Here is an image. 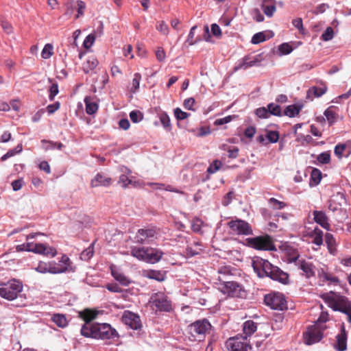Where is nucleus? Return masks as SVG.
<instances>
[{
    "label": "nucleus",
    "mask_w": 351,
    "mask_h": 351,
    "mask_svg": "<svg viewBox=\"0 0 351 351\" xmlns=\"http://www.w3.org/2000/svg\"><path fill=\"white\" fill-rule=\"evenodd\" d=\"M97 313L90 310L81 313V316L85 321L80 332L85 337L97 339H110L118 337V332L109 324L91 322L97 317Z\"/></svg>",
    "instance_id": "obj_1"
},
{
    "label": "nucleus",
    "mask_w": 351,
    "mask_h": 351,
    "mask_svg": "<svg viewBox=\"0 0 351 351\" xmlns=\"http://www.w3.org/2000/svg\"><path fill=\"white\" fill-rule=\"evenodd\" d=\"M252 265L259 278L268 277L283 285H287L289 282V274L267 260L256 256L252 259Z\"/></svg>",
    "instance_id": "obj_2"
},
{
    "label": "nucleus",
    "mask_w": 351,
    "mask_h": 351,
    "mask_svg": "<svg viewBox=\"0 0 351 351\" xmlns=\"http://www.w3.org/2000/svg\"><path fill=\"white\" fill-rule=\"evenodd\" d=\"M326 301L333 311L345 314L347 321L351 323V302L346 296L332 292L326 297Z\"/></svg>",
    "instance_id": "obj_3"
},
{
    "label": "nucleus",
    "mask_w": 351,
    "mask_h": 351,
    "mask_svg": "<svg viewBox=\"0 0 351 351\" xmlns=\"http://www.w3.org/2000/svg\"><path fill=\"white\" fill-rule=\"evenodd\" d=\"M212 326L206 319H198L187 326V332L193 341L203 340L210 332Z\"/></svg>",
    "instance_id": "obj_4"
},
{
    "label": "nucleus",
    "mask_w": 351,
    "mask_h": 351,
    "mask_svg": "<svg viewBox=\"0 0 351 351\" xmlns=\"http://www.w3.org/2000/svg\"><path fill=\"white\" fill-rule=\"evenodd\" d=\"M220 291L228 295L229 297L244 298L246 297L247 293L243 287L235 282L230 280H225L219 277Z\"/></svg>",
    "instance_id": "obj_5"
},
{
    "label": "nucleus",
    "mask_w": 351,
    "mask_h": 351,
    "mask_svg": "<svg viewBox=\"0 0 351 351\" xmlns=\"http://www.w3.org/2000/svg\"><path fill=\"white\" fill-rule=\"evenodd\" d=\"M22 290L23 285L19 281L11 280L0 287V296L8 300H13Z\"/></svg>",
    "instance_id": "obj_6"
},
{
    "label": "nucleus",
    "mask_w": 351,
    "mask_h": 351,
    "mask_svg": "<svg viewBox=\"0 0 351 351\" xmlns=\"http://www.w3.org/2000/svg\"><path fill=\"white\" fill-rule=\"evenodd\" d=\"M158 230L156 227L147 226L138 230L134 237V243L149 244L157 239Z\"/></svg>",
    "instance_id": "obj_7"
},
{
    "label": "nucleus",
    "mask_w": 351,
    "mask_h": 351,
    "mask_svg": "<svg viewBox=\"0 0 351 351\" xmlns=\"http://www.w3.org/2000/svg\"><path fill=\"white\" fill-rule=\"evenodd\" d=\"M246 241L250 247L258 250H276V247L268 235L247 238Z\"/></svg>",
    "instance_id": "obj_8"
},
{
    "label": "nucleus",
    "mask_w": 351,
    "mask_h": 351,
    "mask_svg": "<svg viewBox=\"0 0 351 351\" xmlns=\"http://www.w3.org/2000/svg\"><path fill=\"white\" fill-rule=\"evenodd\" d=\"M325 328V326H321L318 323H315V324L308 326L307 330L303 335L305 343L312 345L321 341Z\"/></svg>",
    "instance_id": "obj_9"
},
{
    "label": "nucleus",
    "mask_w": 351,
    "mask_h": 351,
    "mask_svg": "<svg viewBox=\"0 0 351 351\" xmlns=\"http://www.w3.org/2000/svg\"><path fill=\"white\" fill-rule=\"evenodd\" d=\"M226 347L228 351H249L252 348L246 337L243 335L230 337L226 341Z\"/></svg>",
    "instance_id": "obj_10"
},
{
    "label": "nucleus",
    "mask_w": 351,
    "mask_h": 351,
    "mask_svg": "<svg viewBox=\"0 0 351 351\" xmlns=\"http://www.w3.org/2000/svg\"><path fill=\"white\" fill-rule=\"evenodd\" d=\"M264 302L271 309L283 311L287 308V302L285 296L280 293H271L264 298Z\"/></svg>",
    "instance_id": "obj_11"
},
{
    "label": "nucleus",
    "mask_w": 351,
    "mask_h": 351,
    "mask_svg": "<svg viewBox=\"0 0 351 351\" xmlns=\"http://www.w3.org/2000/svg\"><path fill=\"white\" fill-rule=\"evenodd\" d=\"M151 302L157 311L170 312L172 310L171 300L162 292L154 293L151 298Z\"/></svg>",
    "instance_id": "obj_12"
},
{
    "label": "nucleus",
    "mask_w": 351,
    "mask_h": 351,
    "mask_svg": "<svg viewBox=\"0 0 351 351\" xmlns=\"http://www.w3.org/2000/svg\"><path fill=\"white\" fill-rule=\"evenodd\" d=\"M231 232L238 235H250L253 234L251 226L241 219L232 220L228 222Z\"/></svg>",
    "instance_id": "obj_13"
},
{
    "label": "nucleus",
    "mask_w": 351,
    "mask_h": 351,
    "mask_svg": "<svg viewBox=\"0 0 351 351\" xmlns=\"http://www.w3.org/2000/svg\"><path fill=\"white\" fill-rule=\"evenodd\" d=\"M122 320L125 324L128 325L133 330H138L141 327L139 316L131 311H125L122 317Z\"/></svg>",
    "instance_id": "obj_14"
},
{
    "label": "nucleus",
    "mask_w": 351,
    "mask_h": 351,
    "mask_svg": "<svg viewBox=\"0 0 351 351\" xmlns=\"http://www.w3.org/2000/svg\"><path fill=\"white\" fill-rule=\"evenodd\" d=\"M261 56L257 55L254 58H251L250 56H245L242 58L239 62L234 66V70L235 71L240 69H247L250 67L258 65L261 62Z\"/></svg>",
    "instance_id": "obj_15"
},
{
    "label": "nucleus",
    "mask_w": 351,
    "mask_h": 351,
    "mask_svg": "<svg viewBox=\"0 0 351 351\" xmlns=\"http://www.w3.org/2000/svg\"><path fill=\"white\" fill-rule=\"evenodd\" d=\"M34 269L41 274L50 273L53 274H56L58 272L61 271V270L57 269L55 267V262L49 261V262H44L40 261L37 266L34 267Z\"/></svg>",
    "instance_id": "obj_16"
},
{
    "label": "nucleus",
    "mask_w": 351,
    "mask_h": 351,
    "mask_svg": "<svg viewBox=\"0 0 351 351\" xmlns=\"http://www.w3.org/2000/svg\"><path fill=\"white\" fill-rule=\"evenodd\" d=\"M335 348L338 351H345L347 349V332L343 324H341L340 332L336 336Z\"/></svg>",
    "instance_id": "obj_17"
},
{
    "label": "nucleus",
    "mask_w": 351,
    "mask_h": 351,
    "mask_svg": "<svg viewBox=\"0 0 351 351\" xmlns=\"http://www.w3.org/2000/svg\"><path fill=\"white\" fill-rule=\"evenodd\" d=\"M163 252L153 247H147L145 263L154 264L158 263L162 258Z\"/></svg>",
    "instance_id": "obj_18"
},
{
    "label": "nucleus",
    "mask_w": 351,
    "mask_h": 351,
    "mask_svg": "<svg viewBox=\"0 0 351 351\" xmlns=\"http://www.w3.org/2000/svg\"><path fill=\"white\" fill-rule=\"evenodd\" d=\"M297 265L306 278H309L315 275V267L311 263L302 259L298 261Z\"/></svg>",
    "instance_id": "obj_19"
},
{
    "label": "nucleus",
    "mask_w": 351,
    "mask_h": 351,
    "mask_svg": "<svg viewBox=\"0 0 351 351\" xmlns=\"http://www.w3.org/2000/svg\"><path fill=\"white\" fill-rule=\"evenodd\" d=\"M111 274L113 278L123 286H128L131 280L116 266L110 267Z\"/></svg>",
    "instance_id": "obj_20"
},
{
    "label": "nucleus",
    "mask_w": 351,
    "mask_h": 351,
    "mask_svg": "<svg viewBox=\"0 0 351 351\" xmlns=\"http://www.w3.org/2000/svg\"><path fill=\"white\" fill-rule=\"evenodd\" d=\"M120 171L122 172V174L120 176L118 182L122 187L126 188L130 184L135 185V182H133L128 176V175L131 174L132 171L127 167H121Z\"/></svg>",
    "instance_id": "obj_21"
},
{
    "label": "nucleus",
    "mask_w": 351,
    "mask_h": 351,
    "mask_svg": "<svg viewBox=\"0 0 351 351\" xmlns=\"http://www.w3.org/2000/svg\"><path fill=\"white\" fill-rule=\"evenodd\" d=\"M314 221L319 224L323 228L328 230L330 229V224L328 219L326 213L320 210H314L313 212Z\"/></svg>",
    "instance_id": "obj_22"
},
{
    "label": "nucleus",
    "mask_w": 351,
    "mask_h": 351,
    "mask_svg": "<svg viewBox=\"0 0 351 351\" xmlns=\"http://www.w3.org/2000/svg\"><path fill=\"white\" fill-rule=\"evenodd\" d=\"M261 1V8L264 14L268 16L271 17L276 10V0H260Z\"/></svg>",
    "instance_id": "obj_23"
},
{
    "label": "nucleus",
    "mask_w": 351,
    "mask_h": 351,
    "mask_svg": "<svg viewBox=\"0 0 351 351\" xmlns=\"http://www.w3.org/2000/svg\"><path fill=\"white\" fill-rule=\"evenodd\" d=\"M33 252L52 257L57 254V251L54 247L47 246L44 243H36Z\"/></svg>",
    "instance_id": "obj_24"
},
{
    "label": "nucleus",
    "mask_w": 351,
    "mask_h": 351,
    "mask_svg": "<svg viewBox=\"0 0 351 351\" xmlns=\"http://www.w3.org/2000/svg\"><path fill=\"white\" fill-rule=\"evenodd\" d=\"M308 237L311 239V242L320 246L323 244V231L318 227H315L313 230H309L307 233Z\"/></svg>",
    "instance_id": "obj_25"
},
{
    "label": "nucleus",
    "mask_w": 351,
    "mask_h": 351,
    "mask_svg": "<svg viewBox=\"0 0 351 351\" xmlns=\"http://www.w3.org/2000/svg\"><path fill=\"white\" fill-rule=\"evenodd\" d=\"M71 262L66 255H62L58 263L55 262V267L57 269L61 270L58 274L64 273L68 271H71Z\"/></svg>",
    "instance_id": "obj_26"
},
{
    "label": "nucleus",
    "mask_w": 351,
    "mask_h": 351,
    "mask_svg": "<svg viewBox=\"0 0 351 351\" xmlns=\"http://www.w3.org/2000/svg\"><path fill=\"white\" fill-rule=\"evenodd\" d=\"M111 184V178L105 176L101 173H97L91 181L92 187H97L100 186H107Z\"/></svg>",
    "instance_id": "obj_27"
},
{
    "label": "nucleus",
    "mask_w": 351,
    "mask_h": 351,
    "mask_svg": "<svg viewBox=\"0 0 351 351\" xmlns=\"http://www.w3.org/2000/svg\"><path fill=\"white\" fill-rule=\"evenodd\" d=\"M84 103L86 105V112L88 114H93L97 111L99 107L98 104L91 97L86 96L84 98Z\"/></svg>",
    "instance_id": "obj_28"
},
{
    "label": "nucleus",
    "mask_w": 351,
    "mask_h": 351,
    "mask_svg": "<svg viewBox=\"0 0 351 351\" xmlns=\"http://www.w3.org/2000/svg\"><path fill=\"white\" fill-rule=\"evenodd\" d=\"M147 247H132L131 255L138 261L145 262Z\"/></svg>",
    "instance_id": "obj_29"
},
{
    "label": "nucleus",
    "mask_w": 351,
    "mask_h": 351,
    "mask_svg": "<svg viewBox=\"0 0 351 351\" xmlns=\"http://www.w3.org/2000/svg\"><path fill=\"white\" fill-rule=\"evenodd\" d=\"M257 330V324L252 320H247L243 323V331L247 339L248 337L252 335L254 332Z\"/></svg>",
    "instance_id": "obj_30"
},
{
    "label": "nucleus",
    "mask_w": 351,
    "mask_h": 351,
    "mask_svg": "<svg viewBox=\"0 0 351 351\" xmlns=\"http://www.w3.org/2000/svg\"><path fill=\"white\" fill-rule=\"evenodd\" d=\"M98 63L97 59L94 56H89L83 64L82 69L84 72L85 73H88L97 67Z\"/></svg>",
    "instance_id": "obj_31"
},
{
    "label": "nucleus",
    "mask_w": 351,
    "mask_h": 351,
    "mask_svg": "<svg viewBox=\"0 0 351 351\" xmlns=\"http://www.w3.org/2000/svg\"><path fill=\"white\" fill-rule=\"evenodd\" d=\"M302 108V105L292 104L286 107L284 114L289 117H294L297 116Z\"/></svg>",
    "instance_id": "obj_32"
},
{
    "label": "nucleus",
    "mask_w": 351,
    "mask_h": 351,
    "mask_svg": "<svg viewBox=\"0 0 351 351\" xmlns=\"http://www.w3.org/2000/svg\"><path fill=\"white\" fill-rule=\"evenodd\" d=\"M234 271H235V269L231 266L223 265L220 267L218 269V274H219L218 280H219V277H221L222 279L227 280L226 278L233 275Z\"/></svg>",
    "instance_id": "obj_33"
},
{
    "label": "nucleus",
    "mask_w": 351,
    "mask_h": 351,
    "mask_svg": "<svg viewBox=\"0 0 351 351\" xmlns=\"http://www.w3.org/2000/svg\"><path fill=\"white\" fill-rule=\"evenodd\" d=\"M325 241L327 245L329 252L332 254H335L337 250L336 241L333 235L330 233H326L325 235Z\"/></svg>",
    "instance_id": "obj_34"
},
{
    "label": "nucleus",
    "mask_w": 351,
    "mask_h": 351,
    "mask_svg": "<svg viewBox=\"0 0 351 351\" xmlns=\"http://www.w3.org/2000/svg\"><path fill=\"white\" fill-rule=\"evenodd\" d=\"M351 148V141H348L345 143H339L335 147V154L339 158H341L343 156V152L348 148Z\"/></svg>",
    "instance_id": "obj_35"
},
{
    "label": "nucleus",
    "mask_w": 351,
    "mask_h": 351,
    "mask_svg": "<svg viewBox=\"0 0 351 351\" xmlns=\"http://www.w3.org/2000/svg\"><path fill=\"white\" fill-rule=\"evenodd\" d=\"M51 320L60 328H64L68 325V322L66 317L62 314H54Z\"/></svg>",
    "instance_id": "obj_36"
},
{
    "label": "nucleus",
    "mask_w": 351,
    "mask_h": 351,
    "mask_svg": "<svg viewBox=\"0 0 351 351\" xmlns=\"http://www.w3.org/2000/svg\"><path fill=\"white\" fill-rule=\"evenodd\" d=\"M94 243L95 242H93L86 249L82 252L80 258L82 261H87L92 258L94 254Z\"/></svg>",
    "instance_id": "obj_37"
},
{
    "label": "nucleus",
    "mask_w": 351,
    "mask_h": 351,
    "mask_svg": "<svg viewBox=\"0 0 351 351\" xmlns=\"http://www.w3.org/2000/svg\"><path fill=\"white\" fill-rule=\"evenodd\" d=\"M269 116L274 115L281 117L283 114L281 108L278 104L271 103L267 105Z\"/></svg>",
    "instance_id": "obj_38"
},
{
    "label": "nucleus",
    "mask_w": 351,
    "mask_h": 351,
    "mask_svg": "<svg viewBox=\"0 0 351 351\" xmlns=\"http://www.w3.org/2000/svg\"><path fill=\"white\" fill-rule=\"evenodd\" d=\"M327 90V87L326 85H323L321 87L313 86L308 90L307 95L313 93L316 97H319L322 96Z\"/></svg>",
    "instance_id": "obj_39"
},
{
    "label": "nucleus",
    "mask_w": 351,
    "mask_h": 351,
    "mask_svg": "<svg viewBox=\"0 0 351 351\" xmlns=\"http://www.w3.org/2000/svg\"><path fill=\"white\" fill-rule=\"evenodd\" d=\"M159 118L163 128L167 130H170L171 125L169 115L166 112H162L160 114Z\"/></svg>",
    "instance_id": "obj_40"
},
{
    "label": "nucleus",
    "mask_w": 351,
    "mask_h": 351,
    "mask_svg": "<svg viewBox=\"0 0 351 351\" xmlns=\"http://www.w3.org/2000/svg\"><path fill=\"white\" fill-rule=\"evenodd\" d=\"M148 276L149 278L154 279L159 282H162L166 278L165 273L160 271H151Z\"/></svg>",
    "instance_id": "obj_41"
},
{
    "label": "nucleus",
    "mask_w": 351,
    "mask_h": 351,
    "mask_svg": "<svg viewBox=\"0 0 351 351\" xmlns=\"http://www.w3.org/2000/svg\"><path fill=\"white\" fill-rule=\"evenodd\" d=\"M53 47L51 44H46L41 51L42 58L44 59H48L51 58L53 53Z\"/></svg>",
    "instance_id": "obj_42"
},
{
    "label": "nucleus",
    "mask_w": 351,
    "mask_h": 351,
    "mask_svg": "<svg viewBox=\"0 0 351 351\" xmlns=\"http://www.w3.org/2000/svg\"><path fill=\"white\" fill-rule=\"evenodd\" d=\"M330 125H332L336 121V114L332 110V107L328 108L324 113Z\"/></svg>",
    "instance_id": "obj_43"
},
{
    "label": "nucleus",
    "mask_w": 351,
    "mask_h": 351,
    "mask_svg": "<svg viewBox=\"0 0 351 351\" xmlns=\"http://www.w3.org/2000/svg\"><path fill=\"white\" fill-rule=\"evenodd\" d=\"M269 204L270 206L275 210H280L286 206V204L283 202H280L274 197L269 199Z\"/></svg>",
    "instance_id": "obj_44"
},
{
    "label": "nucleus",
    "mask_w": 351,
    "mask_h": 351,
    "mask_svg": "<svg viewBox=\"0 0 351 351\" xmlns=\"http://www.w3.org/2000/svg\"><path fill=\"white\" fill-rule=\"evenodd\" d=\"M130 118L133 123H139L143 119V114L139 110H132L130 112Z\"/></svg>",
    "instance_id": "obj_45"
},
{
    "label": "nucleus",
    "mask_w": 351,
    "mask_h": 351,
    "mask_svg": "<svg viewBox=\"0 0 351 351\" xmlns=\"http://www.w3.org/2000/svg\"><path fill=\"white\" fill-rule=\"evenodd\" d=\"M141 80V74L138 73H136L134 75V78L132 80V83L131 91L132 93H134L138 90Z\"/></svg>",
    "instance_id": "obj_46"
},
{
    "label": "nucleus",
    "mask_w": 351,
    "mask_h": 351,
    "mask_svg": "<svg viewBox=\"0 0 351 351\" xmlns=\"http://www.w3.org/2000/svg\"><path fill=\"white\" fill-rule=\"evenodd\" d=\"M322 179V173L317 169H313L311 174V180L315 185L318 184Z\"/></svg>",
    "instance_id": "obj_47"
},
{
    "label": "nucleus",
    "mask_w": 351,
    "mask_h": 351,
    "mask_svg": "<svg viewBox=\"0 0 351 351\" xmlns=\"http://www.w3.org/2000/svg\"><path fill=\"white\" fill-rule=\"evenodd\" d=\"M267 38L264 32H258L255 34L251 40L252 44L257 45L266 40Z\"/></svg>",
    "instance_id": "obj_48"
},
{
    "label": "nucleus",
    "mask_w": 351,
    "mask_h": 351,
    "mask_svg": "<svg viewBox=\"0 0 351 351\" xmlns=\"http://www.w3.org/2000/svg\"><path fill=\"white\" fill-rule=\"evenodd\" d=\"M265 138L271 143H277L279 140V133L277 131H268Z\"/></svg>",
    "instance_id": "obj_49"
},
{
    "label": "nucleus",
    "mask_w": 351,
    "mask_h": 351,
    "mask_svg": "<svg viewBox=\"0 0 351 351\" xmlns=\"http://www.w3.org/2000/svg\"><path fill=\"white\" fill-rule=\"evenodd\" d=\"M174 116L177 120H184L187 119L190 114L182 111L180 108H176L173 110Z\"/></svg>",
    "instance_id": "obj_50"
},
{
    "label": "nucleus",
    "mask_w": 351,
    "mask_h": 351,
    "mask_svg": "<svg viewBox=\"0 0 351 351\" xmlns=\"http://www.w3.org/2000/svg\"><path fill=\"white\" fill-rule=\"evenodd\" d=\"M278 51L281 55H287L292 52V47L287 43L279 45Z\"/></svg>",
    "instance_id": "obj_51"
},
{
    "label": "nucleus",
    "mask_w": 351,
    "mask_h": 351,
    "mask_svg": "<svg viewBox=\"0 0 351 351\" xmlns=\"http://www.w3.org/2000/svg\"><path fill=\"white\" fill-rule=\"evenodd\" d=\"M334 36V31L331 27H328L324 32L322 34L321 38L324 41H329Z\"/></svg>",
    "instance_id": "obj_52"
},
{
    "label": "nucleus",
    "mask_w": 351,
    "mask_h": 351,
    "mask_svg": "<svg viewBox=\"0 0 351 351\" xmlns=\"http://www.w3.org/2000/svg\"><path fill=\"white\" fill-rule=\"evenodd\" d=\"M203 221L199 218H195L191 221V228L195 232H200Z\"/></svg>",
    "instance_id": "obj_53"
},
{
    "label": "nucleus",
    "mask_w": 351,
    "mask_h": 351,
    "mask_svg": "<svg viewBox=\"0 0 351 351\" xmlns=\"http://www.w3.org/2000/svg\"><path fill=\"white\" fill-rule=\"evenodd\" d=\"M292 25L298 29L299 32L302 34H306L304 28L303 27L302 19L301 18H297L292 21Z\"/></svg>",
    "instance_id": "obj_54"
},
{
    "label": "nucleus",
    "mask_w": 351,
    "mask_h": 351,
    "mask_svg": "<svg viewBox=\"0 0 351 351\" xmlns=\"http://www.w3.org/2000/svg\"><path fill=\"white\" fill-rule=\"evenodd\" d=\"M255 114L257 117H258L259 118H262V119H267L270 117L269 114L268 108H265V107H261V108H257L255 111Z\"/></svg>",
    "instance_id": "obj_55"
},
{
    "label": "nucleus",
    "mask_w": 351,
    "mask_h": 351,
    "mask_svg": "<svg viewBox=\"0 0 351 351\" xmlns=\"http://www.w3.org/2000/svg\"><path fill=\"white\" fill-rule=\"evenodd\" d=\"M221 163L219 160H215L213 161L210 166L207 169V172L208 173H215L217 172L221 167Z\"/></svg>",
    "instance_id": "obj_56"
},
{
    "label": "nucleus",
    "mask_w": 351,
    "mask_h": 351,
    "mask_svg": "<svg viewBox=\"0 0 351 351\" xmlns=\"http://www.w3.org/2000/svg\"><path fill=\"white\" fill-rule=\"evenodd\" d=\"M317 160L321 164H328L330 160V156L328 152H323L317 156Z\"/></svg>",
    "instance_id": "obj_57"
},
{
    "label": "nucleus",
    "mask_w": 351,
    "mask_h": 351,
    "mask_svg": "<svg viewBox=\"0 0 351 351\" xmlns=\"http://www.w3.org/2000/svg\"><path fill=\"white\" fill-rule=\"evenodd\" d=\"M156 29L164 35H167L169 33V27L164 21L158 23L156 25Z\"/></svg>",
    "instance_id": "obj_58"
},
{
    "label": "nucleus",
    "mask_w": 351,
    "mask_h": 351,
    "mask_svg": "<svg viewBox=\"0 0 351 351\" xmlns=\"http://www.w3.org/2000/svg\"><path fill=\"white\" fill-rule=\"evenodd\" d=\"M156 57L159 62L165 61L166 58V53L162 47H159L156 51Z\"/></svg>",
    "instance_id": "obj_59"
},
{
    "label": "nucleus",
    "mask_w": 351,
    "mask_h": 351,
    "mask_svg": "<svg viewBox=\"0 0 351 351\" xmlns=\"http://www.w3.org/2000/svg\"><path fill=\"white\" fill-rule=\"evenodd\" d=\"M58 93V86L57 84H53L49 88V99L50 101L54 99L55 96Z\"/></svg>",
    "instance_id": "obj_60"
},
{
    "label": "nucleus",
    "mask_w": 351,
    "mask_h": 351,
    "mask_svg": "<svg viewBox=\"0 0 351 351\" xmlns=\"http://www.w3.org/2000/svg\"><path fill=\"white\" fill-rule=\"evenodd\" d=\"M232 120V117L229 115L223 118L217 119L215 121L214 124L215 125H221L230 122Z\"/></svg>",
    "instance_id": "obj_61"
},
{
    "label": "nucleus",
    "mask_w": 351,
    "mask_h": 351,
    "mask_svg": "<svg viewBox=\"0 0 351 351\" xmlns=\"http://www.w3.org/2000/svg\"><path fill=\"white\" fill-rule=\"evenodd\" d=\"M76 3L77 5V14L76 15V18L77 19L84 14L86 5L85 3L82 1H77Z\"/></svg>",
    "instance_id": "obj_62"
},
{
    "label": "nucleus",
    "mask_w": 351,
    "mask_h": 351,
    "mask_svg": "<svg viewBox=\"0 0 351 351\" xmlns=\"http://www.w3.org/2000/svg\"><path fill=\"white\" fill-rule=\"evenodd\" d=\"M328 5L326 3H322L317 5L313 10V13L315 14H319L324 13L328 8Z\"/></svg>",
    "instance_id": "obj_63"
},
{
    "label": "nucleus",
    "mask_w": 351,
    "mask_h": 351,
    "mask_svg": "<svg viewBox=\"0 0 351 351\" xmlns=\"http://www.w3.org/2000/svg\"><path fill=\"white\" fill-rule=\"evenodd\" d=\"M95 36L93 34L88 35L84 41V47L90 48L93 45V44L95 41Z\"/></svg>",
    "instance_id": "obj_64"
}]
</instances>
